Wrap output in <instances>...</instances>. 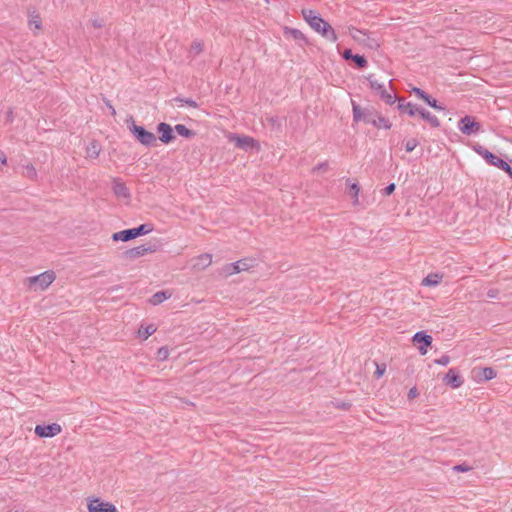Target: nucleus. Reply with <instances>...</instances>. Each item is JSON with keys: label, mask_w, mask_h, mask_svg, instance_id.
<instances>
[{"label": "nucleus", "mask_w": 512, "mask_h": 512, "mask_svg": "<svg viewBox=\"0 0 512 512\" xmlns=\"http://www.w3.org/2000/svg\"><path fill=\"white\" fill-rule=\"evenodd\" d=\"M432 340V337L425 331H418L413 336V342L420 344L418 350L421 355H425L427 353L428 347L431 345Z\"/></svg>", "instance_id": "obj_14"}, {"label": "nucleus", "mask_w": 512, "mask_h": 512, "mask_svg": "<svg viewBox=\"0 0 512 512\" xmlns=\"http://www.w3.org/2000/svg\"><path fill=\"white\" fill-rule=\"evenodd\" d=\"M418 144H419V142H418L417 139L411 138V139L406 141V143H405V150L407 152H412L418 146Z\"/></svg>", "instance_id": "obj_36"}, {"label": "nucleus", "mask_w": 512, "mask_h": 512, "mask_svg": "<svg viewBox=\"0 0 512 512\" xmlns=\"http://www.w3.org/2000/svg\"><path fill=\"white\" fill-rule=\"evenodd\" d=\"M104 101H105V104H106V106L108 107V109H110L111 114H112L113 116H115V115H116V111H115L114 107L111 105L110 101H109V100H107V99H105Z\"/></svg>", "instance_id": "obj_46"}, {"label": "nucleus", "mask_w": 512, "mask_h": 512, "mask_svg": "<svg viewBox=\"0 0 512 512\" xmlns=\"http://www.w3.org/2000/svg\"><path fill=\"white\" fill-rule=\"evenodd\" d=\"M156 331V328H154L153 325H148L146 327L141 326L138 334L143 339H147L149 336H151Z\"/></svg>", "instance_id": "obj_29"}, {"label": "nucleus", "mask_w": 512, "mask_h": 512, "mask_svg": "<svg viewBox=\"0 0 512 512\" xmlns=\"http://www.w3.org/2000/svg\"><path fill=\"white\" fill-rule=\"evenodd\" d=\"M302 16L309 26L330 42H336L338 37L333 27L321 15L312 9H303Z\"/></svg>", "instance_id": "obj_1"}, {"label": "nucleus", "mask_w": 512, "mask_h": 512, "mask_svg": "<svg viewBox=\"0 0 512 512\" xmlns=\"http://www.w3.org/2000/svg\"><path fill=\"white\" fill-rule=\"evenodd\" d=\"M172 101L185 104L192 108H198V103L191 98L175 97L172 99Z\"/></svg>", "instance_id": "obj_31"}, {"label": "nucleus", "mask_w": 512, "mask_h": 512, "mask_svg": "<svg viewBox=\"0 0 512 512\" xmlns=\"http://www.w3.org/2000/svg\"><path fill=\"white\" fill-rule=\"evenodd\" d=\"M372 125L378 129H390L392 127L391 122L387 118L383 117L379 112L378 115L374 118V123H372Z\"/></svg>", "instance_id": "obj_23"}, {"label": "nucleus", "mask_w": 512, "mask_h": 512, "mask_svg": "<svg viewBox=\"0 0 512 512\" xmlns=\"http://www.w3.org/2000/svg\"><path fill=\"white\" fill-rule=\"evenodd\" d=\"M153 230L152 224H141L138 227L125 229L112 234L111 239L115 242L122 241L127 242L137 237L146 235Z\"/></svg>", "instance_id": "obj_4"}, {"label": "nucleus", "mask_w": 512, "mask_h": 512, "mask_svg": "<svg viewBox=\"0 0 512 512\" xmlns=\"http://www.w3.org/2000/svg\"><path fill=\"white\" fill-rule=\"evenodd\" d=\"M174 131L184 138H192L196 135V132L187 128L183 124H177L174 127Z\"/></svg>", "instance_id": "obj_24"}, {"label": "nucleus", "mask_w": 512, "mask_h": 512, "mask_svg": "<svg viewBox=\"0 0 512 512\" xmlns=\"http://www.w3.org/2000/svg\"><path fill=\"white\" fill-rule=\"evenodd\" d=\"M353 62L357 66V68L363 69L367 66V60L363 55L354 54L352 57Z\"/></svg>", "instance_id": "obj_32"}, {"label": "nucleus", "mask_w": 512, "mask_h": 512, "mask_svg": "<svg viewBox=\"0 0 512 512\" xmlns=\"http://www.w3.org/2000/svg\"><path fill=\"white\" fill-rule=\"evenodd\" d=\"M419 395V392L416 387H412L408 392V398L414 399Z\"/></svg>", "instance_id": "obj_43"}, {"label": "nucleus", "mask_w": 512, "mask_h": 512, "mask_svg": "<svg viewBox=\"0 0 512 512\" xmlns=\"http://www.w3.org/2000/svg\"><path fill=\"white\" fill-rule=\"evenodd\" d=\"M497 293H498V291L496 289H489L487 292V296L489 298H495Z\"/></svg>", "instance_id": "obj_48"}, {"label": "nucleus", "mask_w": 512, "mask_h": 512, "mask_svg": "<svg viewBox=\"0 0 512 512\" xmlns=\"http://www.w3.org/2000/svg\"><path fill=\"white\" fill-rule=\"evenodd\" d=\"M169 357V350L167 347H160L157 350V359L160 361H164Z\"/></svg>", "instance_id": "obj_35"}, {"label": "nucleus", "mask_w": 512, "mask_h": 512, "mask_svg": "<svg viewBox=\"0 0 512 512\" xmlns=\"http://www.w3.org/2000/svg\"><path fill=\"white\" fill-rule=\"evenodd\" d=\"M473 149L477 154L482 156L489 165L503 170L512 179V167L505 160L499 158L497 155L493 154L482 145L477 144L473 147Z\"/></svg>", "instance_id": "obj_3"}, {"label": "nucleus", "mask_w": 512, "mask_h": 512, "mask_svg": "<svg viewBox=\"0 0 512 512\" xmlns=\"http://www.w3.org/2000/svg\"><path fill=\"white\" fill-rule=\"evenodd\" d=\"M212 262V256L210 254H202L198 257V263L195 266H198L202 269L208 267Z\"/></svg>", "instance_id": "obj_28"}, {"label": "nucleus", "mask_w": 512, "mask_h": 512, "mask_svg": "<svg viewBox=\"0 0 512 512\" xmlns=\"http://www.w3.org/2000/svg\"><path fill=\"white\" fill-rule=\"evenodd\" d=\"M29 27L30 28L34 27L36 29L41 28V19H40L39 15H35L29 20Z\"/></svg>", "instance_id": "obj_38"}, {"label": "nucleus", "mask_w": 512, "mask_h": 512, "mask_svg": "<svg viewBox=\"0 0 512 512\" xmlns=\"http://www.w3.org/2000/svg\"><path fill=\"white\" fill-rule=\"evenodd\" d=\"M352 112L354 122L363 121L364 123L368 124L374 123V118L378 115V111L375 110L374 108H362L353 100Z\"/></svg>", "instance_id": "obj_5"}, {"label": "nucleus", "mask_w": 512, "mask_h": 512, "mask_svg": "<svg viewBox=\"0 0 512 512\" xmlns=\"http://www.w3.org/2000/svg\"><path fill=\"white\" fill-rule=\"evenodd\" d=\"M472 469L471 466H469L466 463L458 464L453 467V470L456 472H468Z\"/></svg>", "instance_id": "obj_39"}, {"label": "nucleus", "mask_w": 512, "mask_h": 512, "mask_svg": "<svg viewBox=\"0 0 512 512\" xmlns=\"http://www.w3.org/2000/svg\"><path fill=\"white\" fill-rule=\"evenodd\" d=\"M441 277L437 274H430L425 277L422 284L425 286H436L440 283Z\"/></svg>", "instance_id": "obj_27"}, {"label": "nucleus", "mask_w": 512, "mask_h": 512, "mask_svg": "<svg viewBox=\"0 0 512 512\" xmlns=\"http://www.w3.org/2000/svg\"><path fill=\"white\" fill-rule=\"evenodd\" d=\"M92 25L95 28H101L103 24H102L101 20L94 19V20H92Z\"/></svg>", "instance_id": "obj_49"}, {"label": "nucleus", "mask_w": 512, "mask_h": 512, "mask_svg": "<svg viewBox=\"0 0 512 512\" xmlns=\"http://www.w3.org/2000/svg\"><path fill=\"white\" fill-rule=\"evenodd\" d=\"M284 35L293 38L295 41L308 44L307 37L299 29L286 27L284 29Z\"/></svg>", "instance_id": "obj_21"}, {"label": "nucleus", "mask_w": 512, "mask_h": 512, "mask_svg": "<svg viewBox=\"0 0 512 512\" xmlns=\"http://www.w3.org/2000/svg\"><path fill=\"white\" fill-rule=\"evenodd\" d=\"M459 130L465 135L477 134L481 131V125L474 117L466 115L458 122Z\"/></svg>", "instance_id": "obj_9"}, {"label": "nucleus", "mask_w": 512, "mask_h": 512, "mask_svg": "<svg viewBox=\"0 0 512 512\" xmlns=\"http://www.w3.org/2000/svg\"><path fill=\"white\" fill-rule=\"evenodd\" d=\"M112 184V190L117 197L130 198V191L124 182L114 178Z\"/></svg>", "instance_id": "obj_19"}, {"label": "nucleus", "mask_w": 512, "mask_h": 512, "mask_svg": "<svg viewBox=\"0 0 512 512\" xmlns=\"http://www.w3.org/2000/svg\"><path fill=\"white\" fill-rule=\"evenodd\" d=\"M89 512H117L116 507L111 503L101 502L99 499H93L88 503Z\"/></svg>", "instance_id": "obj_17"}, {"label": "nucleus", "mask_w": 512, "mask_h": 512, "mask_svg": "<svg viewBox=\"0 0 512 512\" xmlns=\"http://www.w3.org/2000/svg\"><path fill=\"white\" fill-rule=\"evenodd\" d=\"M385 371H386L385 364H383V365H376V370H375L374 374H375L376 378H380V377H382L384 375Z\"/></svg>", "instance_id": "obj_42"}, {"label": "nucleus", "mask_w": 512, "mask_h": 512, "mask_svg": "<svg viewBox=\"0 0 512 512\" xmlns=\"http://www.w3.org/2000/svg\"><path fill=\"white\" fill-rule=\"evenodd\" d=\"M418 116L421 119L428 122L430 124V126L433 128H438L440 126L439 119L423 107H420V110L418 111Z\"/></svg>", "instance_id": "obj_20"}, {"label": "nucleus", "mask_w": 512, "mask_h": 512, "mask_svg": "<svg viewBox=\"0 0 512 512\" xmlns=\"http://www.w3.org/2000/svg\"><path fill=\"white\" fill-rule=\"evenodd\" d=\"M367 81L369 82L370 88L379 95V97L387 104V105H393L397 97L393 96L391 93H389L383 84L379 83L373 75H368L366 77Z\"/></svg>", "instance_id": "obj_7"}, {"label": "nucleus", "mask_w": 512, "mask_h": 512, "mask_svg": "<svg viewBox=\"0 0 512 512\" xmlns=\"http://www.w3.org/2000/svg\"><path fill=\"white\" fill-rule=\"evenodd\" d=\"M395 188H396L395 184L390 183L383 189L382 194L385 196H389L395 191Z\"/></svg>", "instance_id": "obj_41"}, {"label": "nucleus", "mask_w": 512, "mask_h": 512, "mask_svg": "<svg viewBox=\"0 0 512 512\" xmlns=\"http://www.w3.org/2000/svg\"><path fill=\"white\" fill-rule=\"evenodd\" d=\"M236 146L243 150H253L259 148V143L252 137L249 136H238L236 138Z\"/></svg>", "instance_id": "obj_18"}, {"label": "nucleus", "mask_w": 512, "mask_h": 512, "mask_svg": "<svg viewBox=\"0 0 512 512\" xmlns=\"http://www.w3.org/2000/svg\"><path fill=\"white\" fill-rule=\"evenodd\" d=\"M126 123L132 135L137 141L145 147H153L156 145L157 138L154 133L145 129V127L136 125L133 116H130Z\"/></svg>", "instance_id": "obj_2"}, {"label": "nucleus", "mask_w": 512, "mask_h": 512, "mask_svg": "<svg viewBox=\"0 0 512 512\" xmlns=\"http://www.w3.org/2000/svg\"><path fill=\"white\" fill-rule=\"evenodd\" d=\"M472 378L477 383H482L496 377V371L492 367H475L471 371Z\"/></svg>", "instance_id": "obj_11"}, {"label": "nucleus", "mask_w": 512, "mask_h": 512, "mask_svg": "<svg viewBox=\"0 0 512 512\" xmlns=\"http://www.w3.org/2000/svg\"><path fill=\"white\" fill-rule=\"evenodd\" d=\"M265 2H267V3H268V2H269V0H265Z\"/></svg>", "instance_id": "obj_51"}, {"label": "nucleus", "mask_w": 512, "mask_h": 512, "mask_svg": "<svg viewBox=\"0 0 512 512\" xmlns=\"http://www.w3.org/2000/svg\"><path fill=\"white\" fill-rule=\"evenodd\" d=\"M156 131L159 134V140L164 144H169L175 139L174 129L168 123L160 122L156 126Z\"/></svg>", "instance_id": "obj_13"}, {"label": "nucleus", "mask_w": 512, "mask_h": 512, "mask_svg": "<svg viewBox=\"0 0 512 512\" xmlns=\"http://www.w3.org/2000/svg\"><path fill=\"white\" fill-rule=\"evenodd\" d=\"M23 175L31 180H35L37 178L36 168L32 164L24 166Z\"/></svg>", "instance_id": "obj_30"}, {"label": "nucleus", "mask_w": 512, "mask_h": 512, "mask_svg": "<svg viewBox=\"0 0 512 512\" xmlns=\"http://www.w3.org/2000/svg\"><path fill=\"white\" fill-rule=\"evenodd\" d=\"M359 186L358 184L356 183H352L350 185V193L352 194V196L354 197V204H357L358 203V194H359Z\"/></svg>", "instance_id": "obj_37"}, {"label": "nucleus", "mask_w": 512, "mask_h": 512, "mask_svg": "<svg viewBox=\"0 0 512 512\" xmlns=\"http://www.w3.org/2000/svg\"><path fill=\"white\" fill-rule=\"evenodd\" d=\"M424 102L434 108L435 110H438V111H444L445 110V106L442 105L441 103H439L435 98H433L431 95H427L426 96V99L424 100Z\"/></svg>", "instance_id": "obj_26"}, {"label": "nucleus", "mask_w": 512, "mask_h": 512, "mask_svg": "<svg viewBox=\"0 0 512 512\" xmlns=\"http://www.w3.org/2000/svg\"><path fill=\"white\" fill-rule=\"evenodd\" d=\"M443 382L453 389L459 388L464 383L462 376L454 368L448 370L443 378Z\"/></svg>", "instance_id": "obj_16"}, {"label": "nucleus", "mask_w": 512, "mask_h": 512, "mask_svg": "<svg viewBox=\"0 0 512 512\" xmlns=\"http://www.w3.org/2000/svg\"><path fill=\"white\" fill-rule=\"evenodd\" d=\"M7 119H8L9 121H12V119H13L12 111H11V110L7 113Z\"/></svg>", "instance_id": "obj_50"}, {"label": "nucleus", "mask_w": 512, "mask_h": 512, "mask_svg": "<svg viewBox=\"0 0 512 512\" xmlns=\"http://www.w3.org/2000/svg\"><path fill=\"white\" fill-rule=\"evenodd\" d=\"M34 432L40 438L54 437L61 432V426L57 423L37 425Z\"/></svg>", "instance_id": "obj_12"}, {"label": "nucleus", "mask_w": 512, "mask_h": 512, "mask_svg": "<svg viewBox=\"0 0 512 512\" xmlns=\"http://www.w3.org/2000/svg\"><path fill=\"white\" fill-rule=\"evenodd\" d=\"M203 51V44L198 41H193L190 46V53L194 56L199 55Z\"/></svg>", "instance_id": "obj_33"}, {"label": "nucleus", "mask_w": 512, "mask_h": 512, "mask_svg": "<svg viewBox=\"0 0 512 512\" xmlns=\"http://www.w3.org/2000/svg\"><path fill=\"white\" fill-rule=\"evenodd\" d=\"M29 280L31 286L35 285L40 290H45L55 280V274L53 271H45Z\"/></svg>", "instance_id": "obj_10"}, {"label": "nucleus", "mask_w": 512, "mask_h": 512, "mask_svg": "<svg viewBox=\"0 0 512 512\" xmlns=\"http://www.w3.org/2000/svg\"><path fill=\"white\" fill-rule=\"evenodd\" d=\"M327 169H328V163L322 162V163H319L313 170L316 171V170H327Z\"/></svg>", "instance_id": "obj_45"}, {"label": "nucleus", "mask_w": 512, "mask_h": 512, "mask_svg": "<svg viewBox=\"0 0 512 512\" xmlns=\"http://www.w3.org/2000/svg\"><path fill=\"white\" fill-rule=\"evenodd\" d=\"M158 246L156 244L140 245L131 249H127L123 253V258L127 260H135L142 256L156 252Z\"/></svg>", "instance_id": "obj_8"}, {"label": "nucleus", "mask_w": 512, "mask_h": 512, "mask_svg": "<svg viewBox=\"0 0 512 512\" xmlns=\"http://www.w3.org/2000/svg\"><path fill=\"white\" fill-rule=\"evenodd\" d=\"M410 92L423 101L426 99V96L428 95V93H426L419 87H412Z\"/></svg>", "instance_id": "obj_34"}, {"label": "nucleus", "mask_w": 512, "mask_h": 512, "mask_svg": "<svg viewBox=\"0 0 512 512\" xmlns=\"http://www.w3.org/2000/svg\"><path fill=\"white\" fill-rule=\"evenodd\" d=\"M101 151V146L98 141H92L89 143V145L86 148V152L88 157L91 158H97L99 156V153Z\"/></svg>", "instance_id": "obj_25"}, {"label": "nucleus", "mask_w": 512, "mask_h": 512, "mask_svg": "<svg viewBox=\"0 0 512 512\" xmlns=\"http://www.w3.org/2000/svg\"><path fill=\"white\" fill-rule=\"evenodd\" d=\"M449 362H450V357L448 355H442L440 358L434 360V363L441 365V366H446L449 364Z\"/></svg>", "instance_id": "obj_40"}, {"label": "nucleus", "mask_w": 512, "mask_h": 512, "mask_svg": "<svg viewBox=\"0 0 512 512\" xmlns=\"http://www.w3.org/2000/svg\"><path fill=\"white\" fill-rule=\"evenodd\" d=\"M257 259L255 258H243L234 263L227 264L224 267V272L227 275H233L242 271H248L251 268L257 266Z\"/></svg>", "instance_id": "obj_6"}, {"label": "nucleus", "mask_w": 512, "mask_h": 512, "mask_svg": "<svg viewBox=\"0 0 512 512\" xmlns=\"http://www.w3.org/2000/svg\"><path fill=\"white\" fill-rule=\"evenodd\" d=\"M7 162L6 155L3 151L0 150V165H4Z\"/></svg>", "instance_id": "obj_47"}, {"label": "nucleus", "mask_w": 512, "mask_h": 512, "mask_svg": "<svg viewBox=\"0 0 512 512\" xmlns=\"http://www.w3.org/2000/svg\"><path fill=\"white\" fill-rule=\"evenodd\" d=\"M397 109L403 113L408 115L409 117H415L418 115V111L420 110L421 106H418L417 104H414L412 102H406L405 98H398L397 100Z\"/></svg>", "instance_id": "obj_15"}, {"label": "nucleus", "mask_w": 512, "mask_h": 512, "mask_svg": "<svg viewBox=\"0 0 512 512\" xmlns=\"http://www.w3.org/2000/svg\"><path fill=\"white\" fill-rule=\"evenodd\" d=\"M342 56L345 60H352V57L354 56V54L352 53L351 49H346L343 52Z\"/></svg>", "instance_id": "obj_44"}, {"label": "nucleus", "mask_w": 512, "mask_h": 512, "mask_svg": "<svg viewBox=\"0 0 512 512\" xmlns=\"http://www.w3.org/2000/svg\"><path fill=\"white\" fill-rule=\"evenodd\" d=\"M170 296L171 293H168L167 291H158L151 296V298L149 299V303H151L152 305H158L163 301L167 300Z\"/></svg>", "instance_id": "obj_22"}]
</instances>
